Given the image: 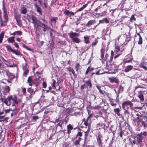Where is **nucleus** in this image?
Listing matches in <instances>:
<instances>
[{
    "instance_id": "f257e3e1",
    "label": "nucleus",
    "mask_w": 147,
    "mask_h": 147,
    "mask_svg": "<svg viewBox=\"0 0 147 147\" xmlns=\"http://www.w3.org/2000/svg\"><path fill=\"white\" fill-rule=\"evenodd\" d=\"M136 117L134 118L133 123L139 128L143 127L146 129L147 128V119L146 117L140 113H136Z\"/></svg>"
},
{
    "instance_id": "f03ea898",
    "label": "nucleus",
    "mask_w": 147,
    "mask_h": 147,
    "mask_svg": "<svg viewBox=\"0 0 147 147\" xmlns=\"http://www.w3.org/2000/svg\"><path fill=\"white\" fill-rule=\"evenodd\" d=\"M133 105V104L130 101L127 100L123 102L122 104V107L123 109L125 110V113L129 114V112L128 111L129 107L132 109Z\"/></svg>"
},
{
    "instance_id": "7ed1b4c3",
    "label": "nucleus",
    "mask_w": 147,
    "mask_h": 147,
    "mask_svg": "<svg viewBox=\"0 0 147 147\" xmlns=\"http://www.w3.org/2000/svg\"><path fill=\"white\" fill-rule=\"evenodd\" d=\"M3 14V18L4 20V22L5 23L8 19V16L7 13V9L5 5L4 1L3 0L2 2V8Z\"/></svg>"
},
{
    "instance_id": "20e7f679",
    "label": "nucleus",
    "mask_w": 147,
    "mask_h": 147,
    "mask_svg": "<svg viewBox=\"0 0 147 147\" xmlns=\"http://www.w3.org/2000/svg\"><path fill=\"white\" fill-rule=\"evenodd\" d=\"M11 100L13 101L12 105L13 106H15V103L17 104L18 103V102L17 101V97L16 95H13L8 96Z\"/></svg>"
},
{
    "instance_id": "39448f33",
    "label": "nucleus",
    "mask_w": 147,
    "mask_h": 147,
    "mask_svg": "<svg viewBox=\"0 0 147 147\" xmlns=\"http://www.w3.org/2000/svg\"><path fill=\"white\" fill-rule=\"evenodd\" d=\"M143 138V137L141 136V134H138L135 137L134 139L136 140L138 144L140 146H141V143L142 141Z\"/></svg>"
},
{
    "instance_id": "423d86ee",
    "label": "nucleus",
    "mask_w": 147,
    "mask_h": 147,
    "mask_svg": "<svg viewBox=\"0 0 147 147\" xmlns=\"http://www.w3.org/2000/svg\"><path fill=\"white\" fill-rule=\"evenodd\" d=\"M11 100L10 99V98H9L8 96L7 98H5L3 100V102L5 103L6 105L8 106H10L11 104Z\"/></svg>"
},
{
    "instance_id": "0eeeda50",
    "label": "nucleus",
    "mask_w": 147,
    "mask_h": 147,
    "mask_svg": "<svg viewBox=\"0 0 147 147\" xmlns=\"http://www.w3.org/2000/svg\"><path fill=\"white\" fill-rule=\"evenodd\" d=\"M133 58L130 55H128L126 57V58L124 60L125 63H129L132 61Z\"/></svg>"
},
{
    "instance_id": "6e6552de",
    "label": "nucleus",
    "mask_w": 147,
    "mask_h": 147,
    "mask_svg": "<svg viewBox=\"0 0 147 147\" xmlns=\"http://www.w3.org/2000/svg\"><path fill=\"white\" fill-rule=\"evenodd\" d=\"M84 82L87 88H88V87L90 88L91 87L92 84L91 80H88L85 81Z\"/></svg>"
},
{
    "instance_id": "1a4fd4ad",
    "label": "nucleus",
    "mask_w": 147,
    "mask_h": 147,
    "mask_svg": "<svg viewBox=\"0 0 147 147\" xmlns=\"http://www.w3.org/2000/svg\"><path fill=\"white\" fill-rule=\"evenodd\" d=\"M69 36L70 38L72 39L75 38L76 37H78L79 36V33L76 32H70L69 34Z\"/></svg>"
},
{
    "instance_id": "9d476101",
    "label": "nucleus",
    "mask_w": 147,
    "mask_h": 147,
    "mask_svg": "<svg viewBox=\"0 0 147 147\" xmlns=\"http://www.w3.org/2000/svg\"><path fill=\"white\" fill-rule=\"evenodd\" d=\"M138 92H139V93L138 95V97L140 98L141 101H144V98L143 93L142 92H141L140 91Z\"/></svg>"
},
{
    "instance_id": "9b49d317",
    "label": "nucleus",
    "mask_w": 147,
    "mask_h": 147,
    "mask_svg": "<svg viewBox=\"0 0 147 147\" xmlns=\"http://www.w3.org/2000/svg\"><path fill=\"white\" fill-rule=\"evenodd\" d=\"M10 90V89L8 86H6L4 87V90L3 91V93L5 95H6L8 93Z\"/></svg>"
},
{
    "instance_id": "f8f14e48",
    "label": "nucleus",
    "mask_w": 147,
    "mask_h": 147,
    "mask_svg": "<svg viewBox=\"0 0 147 147\" xmlns=\"http://www.w3.org/2000/svg\"><path fill=\"white\" fill-rule=\"evenodd\" d=\"M110 82L111 83H113L115 82V83L117 84L119 82V80L117 78H116L113 77L112 78H109Z\"/></svg>"
},
{
    "instance_id": "ddd939ff",
    "label": "nucleus",
    "mask_w": 147,
    "mask_h": 147,
    "mask_svg": "<svg viewBox=\"0 0 147 147\" xmlns=\"http://www.w3.org/2000/svg\"><path fill=\"white\" fill-rule=\"evenodd\" d=\"M133 67L131 65H127L126 66L124 71L125 72H128L132 69Z\"/></svg>"
},
{
    "instance_id": "4468645a",
    "label": "nucleus",
    "mask_w": 147,
    "mask_h": 147,
    "mask_svg": "<svg viewBox=\"0 0 147 147\" xmlns=\"http://www.w3.org/2000/svg\"><path fill=\"white\" fill-rule=\"evenodd\" d=\"M7 21H7L5 23L4 22V20L3 21L2 18V15H0V26L1 27H2L3 26H5L6 24Z\"/></svg>"
},
{
    "instance_id": "2eb2a0df",
    "label": "nucleus",
    "mask_w": 147,
    "mask_h": 147,
    "mask_svg": "<svg viewBox=\"0 0 147 147\" xmlns=\"http://www.w3.org/2000/svg\"><path fill=\"white\" fill-rule=\"evenodd\" d=\"M64 13L67 15L69 16H74V12L70 11L69 10H66L64 11Z\"/></svg>"
},
{
    "instance_id": "dca6fc26",
    "label": "nucleus",
    "mask_w": 147,
    "mask_h": 147,
    "mask_svg": "<svg viewBox=\"0 0 147 147\" xmlns=\"http://www.w3.org/2000/svg\"><path fill=\"white\" fill-rule=\"evenodd\" d=\"M111 105L113 107H115L117 104L115 102V100L111 98H109V100Z\"/></svg>"
},
{
    "instance_id": "f3484780",
    "label": "nucleus",
    "mask_w": 147,
    "mask_h": 147,
    "mask_svg": "<svg viewBox=\"0 0 147 147\" xmlns=\"http://www.w3.org/2000/svg\"><path fill=\"white\" fill-rule=\"evenodd\" d=\"M92 114H90L87 117L86 120L85 121L84 124L86 126H87L89 125V124H90V123L88 122V120H89V119L92 117Z\"/></svg>"
},
{
    "instance_id": "a211bd4d",
    "label": "nucleus",
    "mask_w": 147,
    "mask_h": 147,
    "mask_svg": "<svg viewBox=\"0 0 147 147\" xmlns=\"http://www.w3.org/2000/svg\"><path fill=\"white\" fill-rule=\"evenodd\" d=\"M95 22V20H91L88 21L86 24V26L90 27L93 24V23Z\"/></svg>"
},
{
    "instance_id": "6ab92c4d",
    "label": "nucleus",
    "mask_w": 147,
    "mask_h": 147,
    "mask_svg": "<svg viewBox=\"0 0 147 147\" xmlns=\"http://www.w3.org/2000/svg\"><path fill=\"white\" fill-rule=\"evenodd\" d=\"M101 136L99 135H98L97 137V140L99 145L102 146V142L101 141Z\"/></svg>"
},
{
    "instance_id": "aec40b11",
    "label": "nucleus",
    "mask_w": 147,
    "mask_h": 147,
    "mask_svg": "<svg viewBox=\"0 0 147 147\" xmlns=\"http://www.w3.org/2000/svg\"><path fill=\"white\" fill-rule=\"evenodd\" d=\"M67 133L69 134L71 132V130L73 129V127L70 124L67 126Z\"/></svg>"
},
{
    "instance_id": "412c9836",
    "label": "nucleus",
    "mask_w": 147,
    "mask_h": 147,
    "mask_svg": "<svg viewBox=\"0 0 147 147\" xmlns=\"http://www.w3.org/2000/svg\"><path fill=\"white\" fill-rule=\"evenodd\" d=\"M20 11L21 13L23 14H25L27 12L26 9L25 7L23 6L21 8Z\"/></svg>"
},
{
    "instance_id": "4be33fe9",
    "label": "nucleus",
    "mask_w": 147,
    "mask_h": 147,
    "mask_svg": "<svg viewBox=\"0 0 147 147\" xmlns=\"http://www.w3.org/2000/svg\"><path fill=\"white\" fill-rule=\"evenodd\" d=\"M4 69L5 68L4 63L1 60H0V69L2 70V72L3 71L5 72V71L4 70Z\"/></svg>"
},
{
    "instance_id": "5701e85b",
    "label": "nucleus",
    "mask_w": 147,
    "mask_h": 147,
    "mask_svg": "<svg viewBox=\"0 0 147 147\" xmlns=\"http://www.w3.org/2000/svg\"><path fill=\"white\" fill-rule=\"evenodd\" d=\"M137 34L139 37V41L138 43L139 45H141L142 42V37L139 33H138Z\"/></svg>"
},
{
    "instance_id": "b1692460",
    "label": "nucleus",
    "mask_w": 147,
    "mask_h": 147,
    "mask_svg": "<svg viewBox=\"0 0 147 147\" xmlns=\"http://www.w3.org/2000/svg\"><path fill=\"white\" fill-rule=\"evenodd\" d=\"M28 92L30 93V95L29 96V97L30 98H31L32 97L31 95L34 94L35 92V91H34L33 89L30 88H29L28 89Z\"/></svg>"
},
{
    "instance_id": "393cba45",
    "label": "nucleus",
    "mask_w": 147,
    "mask_h": 147,
    "mask_svg": "<svg viewBox=\"0 0 147 147\" xmlns=\"http://www.w3.org/2000/svg\"><path fill=\"white\" fill-rule=\"evenodd\" d=\"M23 69L24 70L23 75L26 77L27 74L29 72V70L28 69H26L25 67H23Z\"/></svg>"
},
{
    "instance_id": "a878e982",
    "label": "nucleus",
    "mask_w": 147,
    "mask_h": 147,
    "mask_svg": "<svg viewBox=\"0 0 147 147\" xmlns=\"http://www.w3.org/2000/svg\"><path fill=\"white\" fill-rule=\"evenodd\" d=\"M58 19V18L57 17H53L51 18L50 21L51 23L55 24L56 22V20H57Z\"/></svg>"
},
{
    "instance_id": "bb28decb",
    "label": "nucleus",
    "mask_w": 147,
    "mask_h": 147,
    "mask_svg": "<svg viewBox=\"0 0 147 147\" xmlns=\"http://www.w3.org/2000/svg\"><path fill=\"white\" fill-rule=\"evenodd\" d=\"M99 22L100 23H108L109 22L108 20L106 18H104L102 20H100Z\"/></svg>"
},
{
    "instance_id": "cd10ccee",
    "label": "nucleus",
    "mask_w": 147,
    "mask_h": 147,
    "mask_svg": "<svg viewBox=\"0 0 147 147\" xmlns=\"http://www.w3.org/2000/svg\"><path fill=\"white\" fill-rule=\"evenodd\" d=\"M12 53L17 55H22L20 52L18 50H15L14 49Z\"/></svg>"
},
{
    "instance_id": "c85d7f7f",
    "label": "nucleus",
    "mask_w": 147,
    "mask_h": 147,
    "mask_svg": "<svg viewBox=\"0 0 147 147\" xmlns=\"http://www.w3.org/2000/svg\"><path fill=\"white\" fill-rule=\"evenodd\" d=\"M5 32L4 31L2 32L0 34V43H1L3 38Z\"/></svg>"
},
{
    "instance_id": "c756f323",
    "label": "nucleus",
    "mask_w": 147,
    "mask_h": 147,
    "mask_svg": "<svg viewBox=\"0 0 147 147\" xmlns=\"http://www.w3.org/2000/svg\"><path fill=\"white\" fill-rule=\"evenodd\" d=\"M5 47L7 49V51L9 52H12L13 50L11 47L9 45H7L5 46Z\"/></svg>"
},
{
    "instance_id": "7c9ffc66",
    "label": "nucleus",
    "mask_w": 147,
    "mask_h": 147,
    "mask_svg": "<svg viewBox=\"0 0 147 147\" xmlns=\"http://www.w3.org/2000/svg\"><path fill=\"white\" fill-rule=\"evenodd\" d=\"M14 37H9L8 39V42L9 43H13L14 42Z\"/></svg>"
},
{
    "instance_id": "2f4dec72",
    "label": "nucleus",
    "mask_w": 147,
    "mask_h": 147,
    "mask_svg": "<svg viewBox=\"0 0 147 147\" xmlns=\"http://www.w3.org/2000/svg\"><path fill=\"white\" fill-rule=\"evenodd\" d=\"M84 39L85 42L86 44H88L90 42L89 38L88 36H84Z\"/></svg>"
},
{
    "instance_id": "473e14b6",
    "label": "nucleus",
    "mask_w": 147,
    "mask_h": 147,
    "mask_svg": "<svg viewBox=\"0 0 147 147\" xmlns=\"http://www.w3.org/2000/svg\"><path fill=\"white\" fill-rule=\"evenodd\" d=\"M72 39L74 42H76L77 43H79L80 42V40L77 37H76L73 38Z\"/></svg>"
},
{
    "instance_id": "72a5a7b5",
    "label": "nucleus",
    "mask_w": 147,
    "mask_h": 147,
    "mask_svg": "<svg viewBox=\"0 0 147 147\" xmlns=\"http://www.w3.org/2000/svg\"><path fill=\"white\" fill-rule=\"evenodd\" d=\"M119 111L120 110L119 108H116L114 109V111L115 113L116 114L119 116H120V115Z\"/></svg>"
},
{
    "instance_id": "f704fd0d",
    "label": "nucleus",
    "mask_w": 147,
    "mask_h": 147,
    "mask_svg": "<svg viewBox=\"0 0 147 147\" xmlns=\"http://www.w3.org/2000/svg\"><path fill=\"white\" fill-rule=\"evenodd\" d=\"M87 6V4H86L83 5L82 7L78 9L77 11H82L85 8H86Z\"/></svg>"
},
{
    "instance_id": "c9c22d12",
    "label": "nucleus",
    "mask_w": 147,
    "mask_h": 147,
    "mask_svg": "<svg viewBox=\"0 0 147 147\" xmlns=\"http://www.w3.org/2000/svg\"><path fill=\"white\" fill-rule=\"evenodd\" d=\"M89 131H86L84 132L85 133V135H84V141H85V144L86 142V138L88 136V134L89 133Z\"/></svg>"
},
{
    "instance_id": "e433bc0d",
    "label": "nucleus",
    "mask_w": 147,
    "mask_h": 147,
    "mask_svg": "<svg viewBox=\"0 0 147 147\" xmlns=\"http://www.w3.org/2000/svg\"><path fill=\"white\" fill-rule=\"evenodd\" d=\"M54 30L53 29H50V30H49V33H50V36L51 37V39L53 40L54 39V36L52 35V32H54Z\"/></svg>"
},
{
    "instance_id": "4c0bfd02",
    "label": "nucleus",
    "mask_w": 147,
    "mask_h": 147,
    "mask_svg": "<svg viewBox=\"0 0 147 147\" xmlns=\"http://www.w3.org/2000/svg\"><path fill=\"white\" fill-rule=\"evenodd\" d=\"M32 80L31 79V77L29 76L28 79V82L29 83V84L30 86H31L32 85Z\"/></svg>"
},
{
    "instance_id": "58836bf2",
    "label": "nucleus",
    "mask_w": 147,
    "mask_h": 147,
    "mask_svg": "<svg viewBox=\"0 0 147 147\" xmlns=\"http://www.w3.org/2000/svg\"><path fill=\"white\" fill-rule=\"evenodd\" d=\"M80 67V64L78 63H76L75 65V69H76V71H78L79 70Z\"/></svg>"
},
{
    "instance_id": "ea45409f",
    "label": "nucleus",
    "mask_w": 147,
    "mask_h": 147,
    "mask_svg": "<svg viewBox=\"0 0 147 147\" xmlns=\"http://www.w3.org/2000/svg\"><path fill=\"white\" fill-rule=\"evenodd\" d=\"M136 20V18L134 17V15H132L130 19V21L131 22L133 21H135Z\"/></svg>"
},
{
    "instance_id": "a19ab883",
    "label": "nucleus",
    "mask_w": 147,
    "mask_h": 147,
    "mask_svg": "<svg viewBox=\"0 0 147 147\" xmlns=\"http://www.w3.org/2000/svg\"><path fill=\"white\" fill-rule=\"evenodd\" d=\"M17 23V24L19 26L21 27L22 25V21L20 19H19L16 20Z\"/></svg>"
},
{
    "instance_id": "79ce46f5",
    "label": "nucleus",
    "mask_w": 147,
    "mask_h": 147,
    "mask_svg": "<svg viewBox=\"0 0 147 147\" xmlns=\"http://www.w3.org/2000/svg\"><path fill=\"white\" fill-rule=\"evenodd\" d=\"M98 39H95L94 40V41H93L92 42V47H93V46H94L95 45L98 43Z\"/></svg>"
},
{
    "instance_id": "37998d69",
    "label": "nucleus",
    "mask_w": 147,
    "mask_h": 147,
    "mask_svg": "<svg viewBox=\"0 0 147 147\" xmlns=\"http://www.w3.org/2000/svg\"><path fill=\"white\" fill-rule=\"evenodd\" d=\"M139 134H141V136H142L143 135L145 137L147 136V132L146 131H144L143 132H141Z\"/></svg>"
},
{
    "instance_id": "c03bdc74",
    "label": "nucleus",
    "mask_w": 147,
    "mask_h": 147,
    "mask_svg": "<svg viewBox=\"0 0 147 147\" xmlns=\"http://www.w3.org/2000/svg\"><path fill=\"white\" fill-rule=\"evenodd\" d=\"M140 64L146 66L147 65V60L146 59L142 61Z\"/></svg>"
},
{
    "instance_id": "a18cd8bd",
    "label": "nucleus",
    "mask_w": 147,
    "mask_h": 147,
    "mask_svg": "<svg viewBox=\"0 0 147 147\" xmlns=\"http://www.w3.org/2000/svg\"><path fill=\"white\" fill-rule=\"evenodd\" d=\"M15 18L16 20L20 19V16L19 14H16L15 15Z\"/></svg>"
},
{
    "instance_id": "49530a36",
    "label": "nucleus",
    "mask_w": 147,
    "mask_h": 147,
    "mask_svg": "<svg viewBox=\"0 0 147 147\" xmlns=\"http://www.w3.org/2000/svg\"><path fill=\"white\" fill-rule=\"evenodd\" d=\"M50 47L51 49L53 48V47L54 46V42L53 40H51V42L50 43Z\"/></svg>"
},
{
    "instance_id": "de8ad7c7",
    "label": "nucleus",
    "mask_w": 147,
    "mask_h": 147,
    "mask_svg": "<svg viewBox=\"0 0 147 147\" xmlns=\"http://www.w3.org/2000/svg\"><path fill=\"white\" fill-rule=\"evenodd\" d=\"M140 67L143 68L145 70H147V67L145 65H142V64H140Z\"/></svg>"
},
{
    "instance_id": "09e8293b",
    "label": "nucleus",
    "mask_w": 147,
    "mask_h": 147,
    "mask_svg": "<svg viewBox=\"0 0 147 147\" xmlns=\"http://www.w3.org/2000/svg\"><path fill=\"white\" fill-rule=\"evenodd\" d=\"M9 66L10 67H12L16 66V64H14L13 62L11 63H9Z\"/></svg>"
},
{
    "instance_id": "8fccbe9b",
    "label": "nucleus",
    "mask_w": 147,
    "mask_h": 147,
    "mask_svg": "<svg viewBox=\"0 0 147 147\" xmlns=\"http://www.w3.org/2000/svg\"><path fill=\"white\" fill-rule=\"evenodd\" d=\"M55 83H56L55 80H53V84H52V87H53V89H57L56 88V87L55 86Z\"/></svg>"
},
{
    "instance_id": "3c124183",
    "label": "nucleus",
    "mask_w": 147,
    "mask_h": 147,
    "mask_svg": "<svg viewBox=\"0 0 147 147\" xmlns=\"http://www.w3.org/2000/svg\"><path fill=\"white\" fill-rule=\"evenodd\" d=\"M16 35H21L22 34V32L21 31H16Z\"/></svg>"
},
{
    "instance_id": "603ef678",
    "label": "nucleus",
    "mask_w": 147,
    "mask_h": 147,
    "mask_svg": "<svg viewBox=\"0 0 147 147\" xmlns=\"http://www.w3.org/2000/svg\"><path fill=\"white\" fill-rule=\"evenodd\" d=\"M45 96L44 95H42L40 98V100L42 101L45 102Z\"/></svg>"
},
{
    "instance_id": "864d4df0",
    "label": "nucleus",
    "mask_w": 147,
    "mask_h": 147,
    "mask_svg": "<svg viewBox=\"0 0 147 147\" xmlns=\"http://www.w3.org/2000/svg\"><path fill=\"white\" fill-rule=\"evenodd\" d=\"M90 71H91L90 70V67L89 66V67H88L87 68V69L86 71V72H85V74L86 75L89 72H90Z\"/></svg>"
},
{
    "instance_id": "5fc2aeb1",
    "label": "nucleus",
    "mask_w": 147,
    "mask_h": 147,
    "mask_svg": "<svg viewBox=\"0 0 147 147\" xmlns=\"http://www.w3.org/2000/svg\"><path fill=\"white\" fill-rule=\"evenodd\" d=\"M119 51L120 49L119 47H117L115 48V52L116 54L118 52H119Z\"/></svg>"
},
{
    "instance_id": "6e6d98bb",
    "label": "nucleus",
    "mask_w": 147,
    "mask_h": 147,
    "mask_svg": "<svg viewBox=\"0 0 147 147\" xmlns=\"http://www.w3.org/2000/svg\"><path fill=\"white\" fill-rule=\"evenodd\" d=\"M36 9L37 11L40 14H41L42 12L41 11V9L39 7Z\"/></svg>"
},
{
    "instance_id": "4d7b16f0",
    "label": "nucleus",
    "mask_w": 147,
    "mask_h": 147,
    "mask_svg": "<svg viewBox=\"0 0 147 147\" xmlns=\"http://www.w3.org/2000/svg\"><path fill=\"white\" fill-rule=\"evenodd\" d=\"M80 142L78 140H76L74 142V144L76 146H77L78 145H79Z\"/></svg>"
},
{
    "instance_id": "13d9d810",
    "label": "nucleus",
    "mask_w": 147,
    "mask_h": 147,
    "mask_svg": "<svg viewBox=\"0 0 147 147\" xmlns=\"http://www.w3.org/2000/svg\"><path fill=\"white\" fill-rule=\"evenodd\" d=\"M105 94L107 96L109 100V98H111V97L110 96V94H109V93H107L105 91V93H104V94Z\"/></svg>"
},
{
    "instance_id": "bf43d9fd",
    "label": "nucleus",
    "mask_w": 147,
    "mask_h": 147,
    "mask_svg": "<svg viewBox=\"0 0 147 147\" xmlns=\"http://www.w3.org/2000/svg\"><path fill=\"white\" fill-rule=\"evenodd\" d=\"M123 90V88L121 86H120L119 87L118 91L119 92L122 91Z\"/></svg>"
},
{
    "instance_id": "052dcab7",
    "label": "nucleus",
    "mask_w": 147,
    "mask_h": 147,
    "mask_svg": "<svg viewBox=\"0 0 147 147\" xmlns=\"http://www.w3.org/2000/svg\"><path fill=\"white\" fill-rule=\"evenodd\" d=\"M41 26L42 27H43V30L44 31H45L46 30V25H45L43 23H42L41 24Z\"/></svg>"
},
{
    "instance_id": "680f3d73",
    "label": "nucleus",
    "mask_w": 147,
    "mask_h": 147,
    "mask_svg": "<svg viewBox=\"0 0 147 147\" xmlns=\"http://www.w3.org/2000/svg\"><path fill=\"white\" fill-rule=\"evenodd\" d=\"M22 47L26 49L27 50H29V51H31V49L30 48H28L26 45H22Z\"/></svg>"
},
{
    "instance_id": "e2e57ef3",
    "label": "nucleus",
    "mask_w": 147,
    "mask_h": 147,
    "mask_svg": "<svg viewBox=\"0 0 147 147\" xmlns=\"http://www.w3.org/2000/svg\"><path fill=\"white\" fill-rule=\"evenodd\" d=\"M101 51V57L102 59L103 58L104 55V52H103L102 51V49L100 50Z\"/></svg>"
},
{
    "instance_id": "0e129e2a",
    "label": "nucleus",
    "mask_w": 147,
    "mask_h": 147,
    "mask_svg": "<svg viewBox=\"0 0 147 147\" xmlns=\"http://www.w3.org/2000/svg\"><path fill=\"white\" fill-rule=\"evenodd\" d=\"M22 91L24 93V94L25 95L26 93V89L25 88L22 87Z\"/></svg>"
},
{
    "instance_id": "69168bd1",
    "label": "nucleus",
    "mask_w": 147,
    "mask_h": 147,
    "mask_svg": "<svg viewBox=\"0 0 147 147\" xmlns=\"http://www.w3.org/2000/svg\"><path fill=\"white\" fill-rule=\"evenodd\" d=\"M121 52H122V51H120V52H121L120 53H119L118 54H117V55L116 54L115 56L114 57L115 59H116V58H117L121 54Z\"/></svg>"
},
{
    "instance_id": "338daca9",
    "label": "nucleus",
    "mask_w": 147,
    "mask_h": 147,
    "mask_svg": "<svg viewBox=\"0 0 147 147\" xmlns=\"http://www.w3.org/2000/svg\"><path fill=\"white\" fill-rule=\"evenodd\" d=\"M5 113H9L11 111H12V110L9 109H8L6 110H5Z\"/></svg>"
},
{
    "instance_id": "774afa93",
    "label": "nucleus",
    "mask_w": 147,
    "mask_h": 147,
    "mask_svg": "<svg viewBox=\"0 0 147 147\" xmlns=\"http://www.w3.org/2000/svg\"><path fill=\"white\" fill-rule=\"evenodd\" d=\"M100 93L101 94H104V93H105V91L102 90L101 89H99V90Z\"/></svg>"
}]
</instances>
